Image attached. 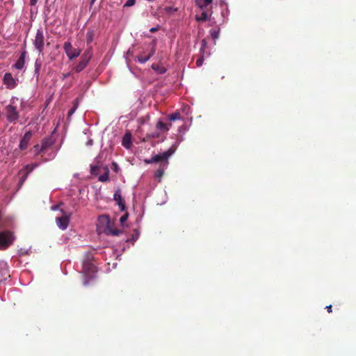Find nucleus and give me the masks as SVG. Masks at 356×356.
I'll return each mask as SVG.
<instances>
[{"label":"nucleus","instance_id":"33","mask_svg":"<svg viewBox=\"0 0 356 356\" xmlns=\"http://www.w3.org/2000/svg\"><path fill=\"white\" fill-rule=\"evenodd\" d=\"M207 46V42L205 40H202V47H201V51H203L204 48L206 47Z\"/></svg>","mask_w":356,"mask_h":356},{"label":"nucleus","instance_id":"20","mask_svg":"<svg viewBox=\"0 0 356 356\" xmlns=\"http://www.w3.org/2000/svg\"><path fill=\"white\" fill-rule=\"evenodd\" d=\"M156 129L162 132H167L169 130V127L167 123H164L161 120H159L156 124Z\"/></svg>","mask_w":356,"mask_h":356},{"label":"nucleus","instance_id":"6","mask_svg":"<svg viewBox=\"0 0 356 356\" xmlns=\"http://www.w3.org/2000/svg\"><path fill=\"white\" fill-rule=\"evenodd\" d=\"M13 104V101H12V104L6 106L5 108L6 118L9 122H15L19 117L17 107Z\"/></svg>","mask_w":356,"mask_h":356},{"label":"nucleus","instance_id":"32","mask_svg":"<svg viewBox=\"0 0 356 356\" xmlns=\"http://www.w3.org/2000/svg\"><path fill=\"white\" fill-rule=\"evenodd\" d=\"M40 147H41V145H35L33 147L34 151L35 152V154H39L42 152H39Z\"/></svg>","mask_w":356,"mask_h":356},{"label":"nucleus","instance_id":"2","mask_svg":"<svg viewBox=\"0 0 356 356\" xmlns=\"http://www.w3.org/2000/svg\"><path fill=\"white\" fill-rule=\"evenodd\" d=\"M97 272L96 266L89 261H85L83 263V284L84 286L88 285L90 280L95 277V273Z\"/></svg>","mask_w":356,"mask_h":356},{"label":"nucleus","instance_id":"21","mask_svg":"<svg viewBox=\"0 0 356 356\" xmlns=\"http://www.w3.org/2000/svg\"><path fill=\"white\" fill-rule=\"evenodd\" d=\"M92 55V48H88L81 55V58L89 62Z\"/></svg>","mask_w":356,"mask_h":356},{"label":"nucleus","instance_id":"23","mask_svg":"<svg viewBox=\"0 0 356 356\" xmlns=\"http://www.w3.org/2000/svg\"><path fill=\"white\" fill-rule=\"evenodd\" d=\"M211 38L213 40H217L220 35V29H212L209 31Z\"/></svg>","mask_w":356,"mask_h":356},{"label":"nucleus","instance_id":"28","mask_svg":"<svg viewBox=\"0 0 356 356\" xmlns=\"http://www.w3.org/2000/svg\"><path fill=\"white\" fill-rule=\"evenodd\" d=\"M19 175H22V177H20V179H19V183H20V184H22L26 179L29 175L27 173H26L25 172H24Z\"/></svg>","mask_w":356,"mask_h":356},{"label":"nucleus","instance_id":"24","mask_svg":"<svg viewBox=\"0 0 356 356\" xmlns=\"http://www.w3.org/2000/svg\"><path fill=\"white\" fill-rule=\"evenodd\" d=\"M94 31L90 30V31H88L86 33V42H87V44H90L93 39H94Z\"/></svg>","mask_w":356,"mask_h":356},{"label":"nucleus","instance_id":"12","mask_svg":"<svg viewBox=\"0 0 356 356\" xmlns=\"http://www.w3.org/2000/svg\"><path fill=\"white\" fill-rule=\"evenodd\" d=\"M56 222L59 228L65 230L68 227L70 218L67 215H63L60 217H57Z\"/></svg>","mask_w":356,"mask_h":356},{"label":"nucleus","instance_id":"42","mask_svg":"<svg viewBox=\"0 0 356 356\" xmlns=\"http://www.w3.org/2000/svg\"><path fill=\"white\" fill-rule=\"evenodd\" d=\"M158 136H159V134H155V135L154 134V135H152L153 138H156V137H158Z\"/></svg>","mask_w":356,"mask_h":356},{"label":"nucleus","instance_id":"14","mask_svg":"<svg viewBox=\"0 0 356 356\" xmlns=\"http://www.w3.org/2000/svg\"><path fill=\"white\" fill-rule=\"evenodd\" d=\"M0 277H1L3 279L10 277L6 263L1 261H0Z\"/></svg>","mask_w":356,"mask_h":356},{"label":"nucleus","instance_id":"31","mask_svg":"<svg viewBox=\"0 0 356 356\" xmlns=\"http://www.w3.org/2000/svg\"><path fill=\"white\" fill-rule=\"evenodd\" d=\"M136 0H127L124 4V6L129 7L135 4Z\"/></svg>","mask_w":356,"mask_h":356},{"label":"nucleus","instance_id":"41","mask_svg":"<svg viewBox=\"0 0 356 356\" xmlns=\"http://www.w3.org/2000/svg\"><path fill=\"white\" fill-rule=\"evenodd\" d=\"M113 164L115 166V169L114 170L116 171L117 169H118V165H117V164L115 163H113Z\"/></svg>","mask_w":356,"mask_h":356},{"label":"nucleus","instance_id":"3","mask_svg":"<svg viewBox=\"0 0 356 356\" xmlns=\"http://www.w3.org/2000/svg\"><path fill=\"white\" fill-rule=\"evenodd\" d=\"M98 220L100 223L105 224L106 228L104 230V232L108 235L111 234L113 236H118L120 234L122 233V231L120 229H118L114 227L113 225L111 223L110 218L108 216L103 215L99 217Z\"/></svg>","mask_w":356,"mask_h":356},{"label":"nucleus","instance_id":"43","mask_svg":"<svg viewBox=\"0 0 356 356\" xmlns=\"http://www.w3.org/2000/svg\"><path fill=\"white\" fill-rule=\"evenodd\" d=\"M168 124V127H169V129L170 128V127L172 126V124L171 123H169Z\"/></svg>","mask_w":356,"mask_h":356},{"label":"nucleus","instance_id":"44","mask_svg":"<svg viewBox=\"0 0 356 356\" xmlns=\"http://www.w3.org/2000/svg\"><path fill=\"white\" fill-rule=\"evenodd\" d=\"M57 207H53L52 209L54 210V209H56Z\"/></svg>","mask_w":356,"mask_h":356},{"label":"nucleus","instance_id":"10","mask_svg":"<svg viewBox=\"0 0 356 356\" xmlns=\"http://www.w3.org/2000/svg\"><path fill=\"white\" fill-rule=\"evenodd\" d=\"M27 51L24 49L22 51L19 57L17 60L16 63L14 64L13 67L17 70H22L24 68L25 65V59L26 58Z\"/></svg>","mask_w":356,"mask_h":356},{"label":"nucleus","instance_id":"15","mask_svg":"<svg viewBox=\"0 0 356 356\" xmlns=\"http://www.w3.org/2000/svg\"><path fill=\"white\" fill-rule=\"evenodd\" d=\"M53 145V140L51 138H45L42 140L41 147L39 152H44Z\"/></svg>","mask_w":356,"mask_h":356},{"label":"nucleus","instance_id":"9","mask_svg":"<svg viewBox=\"0 0 356 356\" xmlns=\"http://www.w3.org/2000/svg\"><path fill=\"white\" fill-rule=\"evenodd\" d=\"M33 133L31 131H26L22 138L21 139L19 144V148L21 150H24L28 147V145L29 144V142L32 138Z\"/></svg>","mask_w":356,"mask_h":356},{"label":"nucleus","instance_id":"45","mask_svg":"<svg viewBox=\"0 0 356 356\" xmlns=\"http://www.w3.org/2000/svg\"><path fill=\"white\" fill-rule=\"evenodd\" d=\"M92 140H89V141H88V143H89V144H92Z\"/></svg>","mask_w":356,"mask_h":356},{"label":"nucleus","instance_id":"7","mask_svg":"<svg viewBox=\"0 0 356 356\" xmlns=\"http://www.w3.org/2000/svg\"><path fill=\"white\" fill-rule=\"evenodd\" d=\"M33 45L39 54H42L44 46V36L42 30L38 29L33 40Z\"/></svg>","mask_w":356,"mask_h":356},{"label":"nucleus","instance_id":"35","mask_svg":"<svg viewBox=\"0 0 356 356\" xmlns=\"http://www.w3.org/2000/svg\"><path fill=\"white\" fill-rule=\"evenodd\" d=\"M35 73H38L39 70H40V65H38L37 63H35Z\"/></svg>","mask_w":356,"mask_h":356},{"label":"nucleus","instance_id":"19","mask_svg":"<svg viewBox=\"0 0 356 356\" xmlns=\"http://www.w3.org/2000/svg\"><path fill=\"white\" fill-rule=\"evenodd\" d=\"M104 174L99 175L98 177V180L101 182H106L108 180L109 170L108 167H104Z\"/></svg>","mask_w":356,"mask_h":356},{"label":"nucleus","instance_id":"13","mask_svg":"<svg viewBox=\"0 0 356 356\" xmlns=\"http://www.w3.org/2000/svg\"><path fill=\"white\" fill-rule=\"evenodd\" d=\"M131 137V134L127 132L122 138V145L127 149H130L132 145Z\"/></svg>","mask_w":356,"mask_h":356},{"label":"nucleus","instance_id":"8","mask_svg":"<svg viewBox=\"0 0 356 356\" xmlns=\"http://www.w3.org/2000/svg\"><path fill=\"white\" fill-rule=\"evenodd\" d=\"M3 83L8 89L12 90L17 85V80L10 73H6L3 79Z\"/></svg>","mask_w":356,"mask_h":356},{"label":"nucleus","instance_id":"26","mask_svg":"<svg viewBox=\"0 0 356 356\" xmlns=\"http://www.w3.org/2000/svg\"><path fill=\"white\" fill-rule=\"evenodd\" d=\"M207 18H208V15H207V13L205 11H202V13H201L200 17L196 16V19L197 21L205 22V21L207 20Z\"/></svg>","mask_w":356,"mask_h":356},{"label":"nucleus","instance_id":"46","mask_svg":"<svg viewBox=\"0 0 356 356\" xmlns=\"http://www.w3.org/2000/svg\"><path fill=\"white\" fill-rule=\"evenodd\" d=\"M95 0H92V2H94Z\"/></svg>","mask_w":356,"mask_h":356},{"label":"nucleus","instance_id":"36","mask_svg":"<svg viewBox=\"0 0 356 356\" xmlns=\"http://www.w3.org/2000/svg\"><path fill=\"white\" fill-rule=\"evenodd\" d=\"M71 74H72L71 72L64 73L62 74L63 79H65L69 77L70 76H71Z\"/></svg>","mask_w":356,"mask_h":356},{"label":"nucleus","instance_id":"25","mask_svg":"<svg viewBox=\"0 0 356 356\" xmlns=\"http://www.w3.org/2000/svg\"><path fill=\"white\" fill-rule=\"evenodd\" d=\"M180 118H181V115H180V113L179 112H175L174 113L170 114L168 116V119L170 121H175V120H179Z\"/></svg>","mask_w":356,"mask_h":356},{"label":"nucleus","instance_id":"39","mask_svg":"<svg viewBox=\"0 0 356 356\" xmlns=\"http://www.w3.org/2000/svg\"><path fill=\"white\" fill-rule=\"evenodd\" d=\"M165 10L167 12H170V11H172V10L175 11L177 10L176 9H173L172 7H167V8H165Z\"/></svg>","mask_w":356,"mask_h":356},{"label":"nucleus","instance_id":"16","mask_svg":"<svg viewBox=\"0 0 356 356\" xmlns=\"http://www.w3.org/2000/svg\"><path fill=\"white\" fill-rule=\"evenodd\" d=\"M89 62L81 58V60L79 61V63L75 65L73 68V70L79 73L80 72H81L82 70H83L88 65Z\"/></svg>","mask_w":356,"mask_h":356},{"label":"nucleus","instance_id":"11","mask_svg":"<svg viewBox=\"0 0 356 356\" xmlns=\"http://www.w3.org/2000/svg\"><path fill=\"white\" fill-rule=\"evenodd\" d=\"M113 200L115 202H117V204L119 206L121 211L125 210V208H126L125 203H124V200L122 199L121 190L120 188H118L115 191V192L113 195Z\"/></svg>","mask_w":356,"mask_h":356},{"label":"nucleus","instance_id":"5","mask_svg":"<svg viewBox=\"0 0 356 356\" xmlns=\"http://www.w3.org/2000/svg\"><path fill=\"white\" fill-rule=\"evenodd\" d=\"M63 49L67 56V58L72 60L77 58L81 52V49H75L72 47V44L70 42L67 41L63 44Z\"/></svg>","mask_w":356,"mask_h":356},{"label":"nucleus","instance_id":"38","mask_svg":"<svg viewBox=\"0 0 356 356\" xmlns=\"http://www.w3.org/2000/svg\"><path fill=\"white\" fill-rule=\"evenodd\" d=\"M332 305H330L329 306H327L326 307V309H327V311L328 313H331L332 312Z\"/></svg>","mask_w":356,"mask_h":356},{"label":"nucleus","instance_id":"40","mask_svg":"<svg viewBox=\"0 0 356 356\" xmlns=\"http://www.w3.org/2000/svg\"><path fill=\"white\" fill-rule=\"evenodd\" d=\"M75 109H76V108H72V109L69 111V113H68V114H69V115H72V114L74 112Z\"/></svg>","mask_w":356,"mask_h":356},{"label":"nucleus","instance_id":"1","mask_svg":"<svg viewBox=\"0 0 356 356\" xmlns=\"http://www.w3.org/2000/svg\"><path fill=\"white\" fill-rule=\"evenodd\" d=\"M175 149L173 147H171L167 151L163 153L156 154L153 156L151 159H145L144 162L146 164H149L152 163H160V166L156 171L155 176L156 177L161 178L164 174L165 168H166L169 163L168 159L175 153Z\"/></svg>","mask_w":356,"mask_h":356},{"label":"nucleus","instance_id":"18","mask_svg":"<svg viewBox=\"0 0 356 356\" xmlns=\"http://www.w3.org/2000/svg\"><path fill=\"white\" fill-rule=\"evenodd\" d=\"M154 54V49H152L151 51V52L147 55V56H145V55H140L138 56V60L140 63H146Z\"/></svg>","mask_w":356,"mask_h":356},{"label":"nucleus","instance_id":"4","mask_svg":"<svg viewBox=\"0 0 356 356\" xmlns=\"http://www.w3.org/2000/svg\"><path fill=\"white\" fill-rule=\"evenodd\" d=\"M14 236L10 231L0 232V250H6L13 242Z\"/></svg>","mask_w":356,"mask_h":356},{"label":"nucleus","instance_id":"27","mask_svg":"<svg viewBox=\"0 0 356 356\" xmlns=\"http://www.w3.org/2000/svg\"><path fill=\"white\" fill-rule=\"evenodd\" d=\"M99 168L97 165H91L90 166V172L93 175H97L99 172Z\"/></svg>","mask_w":356,"mask_h":356},{"label":"nucleus","instance_id":"30","mask_svg":"<svg viewBox=\"0 0 356 356\" xmlns=\"http://www.w3.org/2000/svg\"><path fill=\"white\" fill-rule=\"evenodd\" d=\"M203 62H204V56H202L200 58H199L196 60V65L197 67H200L202 65Z\"/></svg>","mask_w":356,"mask_h":356},{"label":"nucleus","instance_id":"34","mask_svg":"<svg viewBox=\"0 0 356 356\" xmlns=\"http://www.w3.org/2000/svg\"><path fill=\"white\" fill-rule=\"evenodd\" d=\"M159 29V26H157L156 27H152L149 29V31L151 33H154L156 31H157Z\"/></svg>","mask_w":356,"mask_h":356},{"label":"nucleus","instance_id":"29","mask_svg":"<svg viewBox=\"0 0 356 356\" xmlns=\"http://www.w3.org/2000/svg\"><path fill=\"white\" fill-rule=\"evenodd\" d=\"M128 217H129L128 213H126L122 216H121V218L120 219V222L122 225H123L124 223L127 220Z\"/></svg>","mask_w":356,"mask_h":356},{"label":"nucleus","instance_id":"22","mask_svg":"<svg viewBox=\"0 0 356 356\" xmlns=\"http://www.w3.org/2000/svg\"><path fill=\"white\" fill-rule=\"evenodd\" d=\"M213 0H196L197 5L202 9L204 10Z\"/></svg>","mask_w":356,"mask_h":356},{"label":"nucleus","instance_id":"17","mask_svg":"<svg viewBox=\"0 0 356 356\" xmlns=\"http://www.w3.org/2000/svg\"><path fill=\"white\" fill-rule=\"evenodd\" d=\"M37 166L38 164L36 163L26 165L23 169H22L19 172V174H22V172H25L26 173L29 175Z\"/></svg>","mask_w":356,"mask_h":356},{"label":"nucleus","instance_id":"37","mask_svg":"<svg viewBox=\"0 0 356 356\" xmlns=\"http://www.w3.org/2000/svg\"><path fill=\"white\" fill-rule=\"evenodd\" d=\"M38 0H30V5L35 6L38 3Z\"/></svg>","mask_w":356,"mask_h":356}]
</instances>
